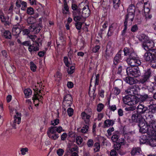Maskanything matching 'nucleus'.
Returning a JSON list of instances; mask_svg holds the SVG:
<instances>
[{"label":"nucleus","instance_id":"f257e3e1","mask_svg":"<svg viewBox=\"0 0 156 156\" xmlns=\"http://www.w3.org/2000/svg\"><path fill=\"white\" fill-rule=\"evenodd\" d=\"M152 123L149 122V123L145 121H141L138 125L139 127V132L145 134L141 136L140 140V144H145L152 147H156V140L153 139L154 134L155 136L156 135V131L153 130L151 127Z\"/></svg>","mask_w":156,"mask_h":156},{"label":"nucleus","instance_id":"f03ea898","mask_svg":"<svg viewBox=\"0 0 156 156\" xmlns=\"http://www.w3.org/2000/svg\"><path fill=\"white\" fill-rule=\"evenodd\" d=\"M61 126L58 127L50 126L48 128L47 133L48 137L50 139L56 140L59 137L58 133L62 131H64Z\"/></svg>","mask_w":156,"mask_h":156},{"label":"nucleus","instance_id":"7ed1b4c3","mask_svg":"<svg viewBox=\"0 0 156 156\" xmlns=\"http://www.w3.org/2000/svg\"><path fill=\"white\" fill-rule=\"evenodd\" d=\"M144 58L147 62L151 63V66L154 68H156V48H152L145 53Z\"/></svg>","mask_w":156,"mask_h":156},{"label":"nucleus","instance_id":"20e7f679","mask_svg":"<svg viewBox=\"0 0 156 156\" xmlns=\"http://www.w3.org/2000/svg\"><path fill=\"white\" fill-rule=\"evenodd\" d=\"M23 46H29L28 50L31 52L36 51L39 50V47L42 44V40L40 38H37L35 41H33L31 44L30 41H27L22 43Z\"/></svg>","mask_w":156,"mask_h":156},{"label":"nucleus","instance_id":"39448f33","mask_svg":"<svg viewBox=\"0 0 156 156\" xmlns=\"http://www.w3.org/2000/svg\"><path fill=\"white\" fill-rule=\"evenodd\" d=\"M35 19L33 16H30L28 18L27 22L29 24H31L29 29L30 31L34 34H38L42 28L40 24H35Z\"/></svg>","mask_w":156,"mask_h":156},{"label":"nucleus","instance_id":"423d86ee","mask_svg":"<svg viewBox=\"0 0 156 156\" xmlns=\"http://www.w3.org/2000/svg\"><path fill=\"white\" fill-rule=\"evenodd\" d=\"M127 13L125 16V20L131 24L134 20L135 15V7L133 4L130 5L128 8Z\"/></svg>","mask_w":156,"mask_h":156},{"label":"nucleus","instance_id":"0eeeda50","mask_svg":"<svg viewBox=\"0 0 156 156\" xmlns=\"http://www.w3.org/2000/svg\"><path fill=\"white\" fill-rule=\"evenodd\" d=\"M128 64L131 66H138L141 64L140 60L139 59L136 54L133 53L126 59Z\"/></svg>","mask_w":156,"mask_h":156},{"label":"nucleus","instance_id":"6e6552de","mask_svg":"<svg viewBox=\"0 0 156 156\" xmlns=\"http://www.w3.org/2000/svg\"><path fill=\"white\" fill-rule=\"evenodd\" d=\"M125 70L127 75L132 76L136 78L138 77L141 74L139 69L137 66L129 67Z\"/></svg>","mask_w":156,"mask_h":156},{"label":"nucleus","instance_id":"1a4fd4ad","mask_svg":"<svg viewBox=\"0 0 156 156\" xmlns=\"http://www.w3.org/2000/svg\"><path fill=\"white\" fill-rule=\"evenodd\" d=\"M152 75V70L150 68L144 71V74L141 76L139 81V83L144 84L149 81Z\"/></svg>","mask_w":156,"mask_h":156},{"label":"nucleus","instance_id":"9d476101","mask_svg":"<svg viewBox=\"0 0 156 156\" xmlns=\"http://www.w3.org/2000/svg\"><path fill=\"white\" fill-rule=\"evenodd\" d=\"M92 114V110L90 108H86L84 111L81 112V116L82 119L84 121V122L88 124L90 122V119Z\"/></svg>","mask_w":156,"mask_h":156},{"label":"nucleus","instance_id":"9b49d317","mask_svg":"<svg viewBox=\"0 0 156 156\" xmlns=\"http://www.w3.org/2000/svg\"><path fill=\"white\" fill-rule=\"evenodd\" d=\"M140 88L138 85L136 84L128 88L125 91L126 94L132 96H138L140 94Z\"/></svg>","mask_w":156,"mask_h":156},{"label":"nucleus","instance_id":"f8f14e48","mask_svg":"<svg viewBox=\"0 0 156 156\" xmlns=\"http://www.w3.org/2000/svg\"><path fill=\"white\" fill-rule=\"evenodd\" d=\"M138 99L136 98V96H132L130 95H126L123 98V101L124 103L129 106H132L138 103Z\"/></svg>","mask_w":156,"mask_h":156},{"label":"nucleus","instance_id":"ddd939ff","mask_svg":"<svg viewBox=\"0 0 156 156\" xmlns=\"http://www.w3.org/2000/svg\"><path fill=\"white\" fill-rule=\"evenodd\" d=\"M131 119H129V122L133 123H137V125L142 121H144L142 115L138 113L136 111L133 112L132 114Z\"/></svg>","mask_w":156,"mask_h":156},{"label":"nucleus","instance_id":"4468645a","mask_svg":"<svg viewBox=\"0 0 156 156\" xmlns=\"http://www.w3.org/2000/svg\"><path fill=\"white\" fill-rule=\"evenodd\" d=\"M16 5L17 7L18 10L16 11V13L19 14L21 17V14L20 13V9L22 11H25L27 8V2L22 1L21 0H17L16 3Z\"/></svg>","mask_w":156,"mask_h":156},{"label":"nucleus","instance_id":"2eb2a0df","mask_svg":"<svg viewBox=\"0 0 156 156\" xmlns=\"http://www.w3.org/2000/svg\"><path fill=\"white\" fill-rule=\"evenodd\" d=\"M123 56L122 50H120L115 55L113 58L112 66L113 69L115 68L116 66L121 62V60Z\"/></svg>","mask_w":156,"mask_h":156},{"label":"nucleus","instance_id":"dca6fc26","mask_svg":"<svg viewBox=\"0 0 156 156\" xmlns=\"http://www.w3.org/2000/svg\"><path fill=\"white\" fill-rule=\"evenodd\" d=\"M136 98L138 99H136L138 100V102H148V103L149 104L152 101H153L154 99L152 98L149 97L148 95L146 94H144L143 95H140V94L138 96H136Z\"/></svg>","mask_w":156,"mask_h":156},{"label":"nucleus","instance_id":"f3484780","mask_svg":"<svg viewBox=\"0 0 156 156\" xmlns=\"http://www.w3.org/2000/svg\"><path fill=\"white\" fill-rule=\"evenodd\" d=\"M0 19L1 22L4 24L5 27L9 26L11 24L9 16H5L2 11H0Z\"/></svg>","mask_w":156,"mask_h":156},{"label":"nucleus","instance_id":"a211bd4d","mask_svg":"<svg viewBox=\"0 0 156 156\" xmlns=\"http://www.w3.org/2000/svg\"><path fill=\"white\" fill-rule=\"evenodd\" d=\"M73 20L75 22L85 21L84 20H83L84 18L80 11L77 12H73Z\"/></svg>","mask_w":156,"mask_h":156},{"label":"nucleus","instance_id":"6ab92c4d","mask_svg":"<svg viewBox=\"0 0 156 156\" xmlns=\"http://www.w3.org/2000/svg\"><path fill=\"white\" fill-rule=\"evenodd\" d=\"M22 30V26L19 23L13 26L12 34L14 36H18Z\"/></svg>","mask_w":156,"mask_h":156},{"label":"nucleus","instance_id":"aec40b11","mask_svg":"<svg viewBox=\"0 0 156 156\" xmlns=\"http://www.w3.org/2000/svg\"><path fill=\"white\" fill-rule=\"evenodd\" d=\"M154 43L152 41H151L148 39L145 43L142 44L143 48L147 51L152 49L154 47Z\"/></svg>","mask_w":156,"mask_h":156},{"label":"nucleus","instance_id":"412c9836","mask_svg":"<svg viewBox=\"0 0 156 156\" xmlns=\"http://www.w3.org/2000/svg\"><path fill=\"white\" fill-rule=\"evenodd\" d=\"M21 114L20 113H19L18 112L16 113V114L14 117V122L12 124V126L14 129H16V124H19L21 122Z\"/></svg>","mask_w":156,"mask_h":156},{"label":"nucleus","instance_id":"4be33fe9","mask_svg":"<svg viewBox=\"0 0 156 156\" xmlns=\"http://www.w3.org/2000/svg\"><path fill=\"white\" fill-rule=\"evenodd\" d=\"M0 32L3 38L8 40L12 38L11 33L9 30H5L4 28H2L0 30Z\"/></svg>","mask_w":156,"mask_h":156},{"label":"nucleus","instance_id":"5701e85b","mask_svg":"<svg viewBox=\"0 0 156 156\" xmlns=\"http://www.w3.org/2000/svg\"><path fill=\"white\" fill-rule=\"evenodd\" d=\"M147 107L142 104H139L136 108V111L138 113L142 115L144 113L147 111Z\"/></svg>","mask_w":156,"mask_h":156},{"label":"nucleus","instance_id":"b1692460","mask_svg":"<svg viewBox=\"0 0 156 156\" xmlns=\"http://www.w3.org/2000/svg\"><path fill=\"white\" fill-rule=\"evenodd\" d=\"M82 9V11L81 14L83 16L84 20H85L86 19L90 16V11L88 5H86L85 6H84Z\"/></svg>","mask_w":156,"mask_h":156},{"label":"nucleus","instance_id":"393cba45","mask_svg":"<svg viewBox=\"0 0 156 156\" xmlns=\"http://www.w3.org/2000/svg\"><path fill=\"white\" fill-rule=\"evenodd\" d=\"M123 80L127 83L130 85H133L136 83L138 82V80L133 77H129V76L123 78Z\"/></svg>","mask_w":156,"mask_h":156},{"label":"nucleus","instance_id":"a878e982","mask_svg":"<svg viewBox=\"0 0 156 156\" xmlns=\"http://www.w3.org/2000/svg\"><path fill=\"white\" fill-rule=\"evenodd\" d=\"M149 104V112L156 115V104L155 103V101L153 100Z\"/></svg>","mask_w":156,"mask_h":156},{"label":"nucleus","instance_id":"bb28decb","mask_svg":"<svg viewBox=\"0 0 156 156\" xmlns=\"http://www.w3.org/2000/svg\"><path fill=\"white\" fill-rule=\"evenodd\" d=\"M99 79L95 78V82L94 83V87H93V89L92 91H90V88L89 89V94L90 96L91 94H92V95H93L94 97H95L96 96V94H94L95 91L96 90V86L99 85ZM91 86V85H90V87Z\"/></svg>","mask_w":156,"mask_h":156},{"label":"nucleus","instance_id":"cd10ccee","mask_svg":"<svg viewBox=\"0 0 156 156\" xmlns=\"http://www.w3.org/2000/svg\"><path fill=\"white\" fill-rule=\"evenodd\" d=\"M34 90L35 92H36V93L34 94V95L32 98L33 100L34 101V102H35L36 101H39V95H40L39 94V93H41V90H39L36 86H35V88L34 89ZM39 101H41L40 100Z\"/></svg>","mask_w":156,"mask_h":156},{"label":"nucleus","instance_id":"c85d7f7f","mask_svg":"<svg viewBox=\"0 0 156 156\" xmlns=\"http://www.w3.org/2000/svg\"><path fill=\"white\" fill-rule=\"evenodd\" d=\"M123 51V55L128 56L129 57L133 53H135L133 50L132 49L128 47H125L124 48Z\"/></svg>","mask_w":156,"mask_h":156},{"label":"nucleus","instance_id":"c756f323","mask_svg":"<svg viewBox=\"0 0 156 156\" xmlns=\"http://www.w3.org/2000/svg\"><path fill=\"white\" fill-rule=\"evenodd\" d=\"M141 151V149L140 147H133L132 148L130 153L132 156H134L139 154Z\"/></svg>","mask_w":156,"mask_h":156},{"label":"nucleus","instance_id":"7c9ffc66","mask_svg":"<svg viewBox=\"0 0 156 156\" xmlns=\"http://www.w3.org/2000/svg\"><path fill=\"white\" fill-rule=\"evenodd\" d=\"M143 8H144V16L147 19H151L152 16L151 14H150V9L148 7H145L144 6Z\"/></svg>","mask_w":156,"mask_h":156},{"label":"nucleus","instance_id":"2f4dec72","mask_svg":"<svg viewBox=\"0 0 156 156\" xmlns=\"http://www.w3.org/2000/svg\"><path fill=\"white\" fill-rule=\"evenodd\" d=\"M115 124V121L112 120L107 119L104 122V128L112 126Z\"/></svg>","mask_w":156,"mask_h":156},{"label":"nucleus","instance_id":"473e14b6","mask_svg":"<svg viewBox=\"0 0 156 156\" xmlns=\"http://www.w3.org/2000/svg\"><path fill=\"white\" fill-rule=\"evenodd\" d=\"M148 39V37L144 34H141L139 37V40L140 41L142 42V44L145 43Z\"/></svg>","mask_w":156,"mask_h":156},{"label":"nucleus","instance_id":"72a5a7b5","mask_svg":"<svg viewBox=\"0 0 156 156\" xmlns=\"http://www.w3.org/2000/svg\"><path fill=\"white\" fill-rule=\"evenodd\" d=\"M128 22L124 21V28L123 30L121 32V35L123 37L125 36L126 33V32L128 26Z\"/></svg>","mask_w":156,"mask_h":156},{"label":"nucleus","instance_id":"f704fd0d","mask_svg":"<svg viewBox=\"0 0 156 156\" xmlns=\"http://www.w3.org/2000/svg\"><path fill=\"white\" fill-rule=\"evenodd\" d=\"M90 122H89V123L88 124H84V126L82 127L81 129V132L84 133H87L88 132L89 129V126L90 124Z\"/></svg>","mask_w":156,"mask_h":156},{"label":"nucleus","instance_id":"c9c22d12","mask_svg":"<svg viewBox=\"0 0 156 156\" xmlns=\"http://www.w3.org/2000/svg\"><path fill=\"white\" fill-rule=\"evenodd\" d=\"M32 91L30 88L26 89L24 90V93L25 95V97L26 98H29V96L32 94Z\"/></svg>","mask_w":156,"mask_h":156},{"label":"nucleus","instance_id":"e433bc0d","mask_svg":"<svg viewBox=\"0 0 156 156\" xmlns=\"http://www.w3.org/2000/svg\"><path fill=\"white\" fill-rule=\"evenodd\" d=\"M63 14L64 15L69 14L70 13L69 7L68 5H63V8L62 9Z\"/></svg>","mask_w":156,"mask_h":156},{"label":"nucleus","instance_id":"4c0bfd02","mask_svg":"<svg viewBox=\"0 0 156 156\" xmlns=\"http://www.w3.org/2000/svg\"><path fill=\"white\" fill-rule=\"evenodd\" d=\"M73 103V101H70L67 100H63L62 104L63 106L67 108L68 107H70Z\"/></svg>","mask_w":156,"mask_h":156},{"label":"nucleus","instance_id":"58836bf2","mask_svg":"<svg viewBox=\"0 0 156 156\" xmlns=\"http://www.w3.org/2000/svg\"><path fill=\"white\" fill-rule=\"evenodd\" d=\"M60 120L58 119H56L51 121L50 125L51 126L58 127L56 126L59 123Z\"/></svg>","mask_w":156,"mask_h":156},{"label":"nucleus","instance_id":"ea45409f","mask_svg":"<svg viewBox=\"0 0 156 156\" xmlns=\"http://www.w3.org/2000/svg\"><path fill=\"white\" fill-rule=\"evenodd\" d=\"M154 83H151L150 85H149L147 87V90L148 92L152 93L155 90V86L154 84Z\"/></svg>","mask_w":156,"mask_h":156},{"label":"nucleus","instance_id":"a19ab883","mask_svg":"<svg viewBox=\"0 0 156 156\" xmlns=\"http://www.w3.org/2000/svg\"><path fill=\"white\" fill-rule=\"evenodd\" d=\"M71 8L73 10V12H76L80 11V9H78V7L77 5L75 3H74L73 2L71 4Z\"/></svg>","mask_w":156,"mask_h":156},{"label":"nucleus","instance_id":"79ce46f5","mask_svg":"<svg viewBox=\"0 0 156 156\" xmlns=\"http://www.w3.org/2000/svg\"><path fill=\"white\" fill-rule=\"evenodd\" d=\"M113 7L115 9H117L120 4V0H113Z\"/></svg>","mask_w":156,"mask_h":156},{"label":"nucleus","instance_id":"37998d69","mask_svg":"<svg viewBox=\"0 0 156 156\" xmlns=\"http://www.w3.org/2000/svg\"><path fill=\"white\" fill-rule=\"evenodd\" d=\"M26 11L27 14L28 15H32L34 14V9L33 8L31 7H27Z\"/></svg>","mask_w":156,"mask_h":156},{"label":"nucleus","instance_id":"c03bdc74","mask_svg":"<svg viewBox=\"0 0 156 156\" xmlns=\"http://www.w3.org/2000/svg\"><path fill=\"white\" fill-rule=\"evenodd\" d=\"M94 152H98L100 148V144L99 142L95 143L94 145Z\"/></svg>","mask_w":156,"mask_h":156},{"label":"nucleus","instance_id":"a18cd8bd","mask_svg":"<svg viewBox=\"0 0 156 156\" xmlns=\"http://www.w3.org/2000/svg\"><path fill=\"white\" fill-rule=\"evenodd\" d=\"M76 22L75 24L76 28L77 30H80L81 29L82 25L84 23L83 21H78Z\"/></svg>","mask_w":156,"mask_h":156},{"label":"nucleus","instance_id":"49530a36","mask_svg":"<svg viewBox=\"0 0 156 156\" xmlns=\"http://www.w3.org/2000/svg\"><path fill=\"white\" fill-rule=\"evenodd\" d=\"M75 69V66H71L68 68L67 69V73L70 75L72 74L74 72Z\"/></svg>","mask_w":156,"mask_h":156},{"label":"nucleus","instance_id":"de8ad7c7","mask_svg":"<svg viewBox=\"0 0 156 156\" xmlns=\"http://www.w3.org/2000/svg\"><path fill=\"white\" fill-rule=\"evenodd\" d=\"M63 100H65L73 101V99L72 96L71 94H66L64 95Z\"/></svg>","mask_w":156,"mask_h":156},{"label":"nucleus","instance_id":"09e8293b","mask_svg":"<svg viewBox=\"0 0 156 156\" xmlns=\"http://www.w3.org/2000/svg\"><path fill=\"white\" fill-rule=\"evenodd\" d=\"M126 138L129 142H132L133 141V138L131 133H129L126 134Z\"/></svg>","mask_w":156,"mask_h":156},{"label":"nucleus","instance_id":"8fccbe9b","mask_svg":"<svg viewBox=\"0 0 156 156\" xmlns=\"http://www.w3.org/2000/svg\"><path fill=\"white\" fill-rule=\"evenodd\" d=\"M30 69L33 72H35L36 70L37 66L34 62H31L30 63Z\"/></svg>","mask_w":156,"mask_h":156},{"label":"nucleus","instance_id":"3c124183","mask_svg":"<svg viewBox=\"0 0 156 156\" xmlns=\"http://www.w3.org/2000/svg\"><path fill=\"white\" fill-rule=\"evenodd\" d=\"M104 105L102 103L98 104L97 107V110L98 112H101L104 108Z\"/></svg>","mask_w":156,"mask_h":156},{"label":"nucleus","instance_id":"603ef678","mask_svg":"<svg viewBox=\"0 0 156 156\" xmlns=\"http://www.w3.org/2000/svg\"><path fill=\"white\" fill-rule=\"evenodd\" d=\"M110 102V100L109 99L108 100V108L111 111L113 112H114L117 108L116 106L115 105H112V106H111L109 105V103Z\"/></svg>","mask_w":156,"mask_h":156},{"label":"nucleus","instance_id":"864d4df0","mask_svg":"<svg viewBox=\"0 0 156 156\" xmlns=\"http://www.w3.org/2000/svg\"><path fill=\"white\" fill-rule=\"evenodd\" d=\"M67 112L69 116V117H71L73 114L74 110L73 108L71 107L69 108L67 110Z\"/></svg>","mask_w":156,"mask_h":156},{"label":"nucleus","instance_id":"5fc2aeb1","mask_svg":"<svg viewBox=\"0 0 156 156\" xmlns=\"http://www.w3.org/2000/svg\"><path fill=\"white\" fill-rule=\"evenodd\" d=\"M87 144L88 147H92L94 145V142L93 140L91 139L88 140L87 141Z\"/></svg>","mask_w":156,"mask_h":156},{"label":"nucleus","instance_id":"6e6d98bb","mask_svg":"<svg viewBox=\"0 0 156 156\" xmlns=\"http://www.w3.org/2000/svg\"><path fill=\"white\" fill-rule=\"evenodd\" d=\"M111 54V51L107 49L105 51V53L104 55V56L106 59H108L110 56Z\"/></svg>","mask_w":156,"mask_h":156},{"label":"nucleus","instance_id":"4d7b16f0","mask_svg":"<svg viewBox=\"0 0 156 156\" xmlns=\"http://www.w3.org/2000/svg\"><path fill=\"white\" fill-rule=\"evenodd\" d=\"M138 29V27L137 25L135 24L131 27L130 30L132 32L134 33L137 32Z\"/></svg>","mask_w":156,"mask_h":156},{"label":"nucleus","instance_id":"13d9d810","mask_svg":"<svg viewBox=\"0 0 156 156\" xmlns=\"http://www.w3.org/2000/svg\"><path fill=\"white\" fill-rule=\"evenodd\" d=\"M122 145L118 143V142H115L114 144V148L115 150L118 151L121 147Z\"/></svg>","mask_w":156,"mask_h":156},{"label":"nucleus","instance_id":"bf43d9fd","mask_svg":"<svg viewBox=\"0 0 156 156\" xmlns=\"http://www.w3.org/2000/svg\"><path fill=\"white\" fill-rule=\"evenodd\" d=\"M63 62L66 66L69 67L70 63L68 61V57L67 56H65L63 58Z\"/></svg>","mask_w":156,"mask_h":156},{"label":"nucleus","instance_id":"052dcab7","mask_svg":"<svg viewBox=\"0 0 156 156\" xmlns=\"http://www.w3.org/2000/svg\"><path fill=\"white\" fill-rule=\"evenodd\" d=\"M22 34L23 35H28L30 33V32H31L30 31V30L29 29H24L22 30Z\"/></svg>","mask_w":156,"mask_h":156},{"label":"nucleus","instance_id":"680f3d73","mask_svg":"<svg viewBox=\"0 0 156 156\" xmlns=\"http://www.w3.org/2000/svg\"><path fill=\"white\" fill-rule=\"evenodd\" d=\"M114 94L116 96L118 95L120 93L121 91L119 89L116 87H115L114 88Z\"/></svg>","mask_w":156,"mask_h":156},{"label":"nucleus","instance_id":"e2e57ef3","mask_svg":"<svg viewBox=\"0 0 156 156\" xmlns=\"http://www.w3.org/2000/svg\"><path fill=\"white\" fill-rule=\"evenodd\" d=\"M150 112H149V114L148 115L147 119H149V122H154V118L153 115L152 114H150Z\"/></svg>","mask_w":156,"mask_h":156},{"label":"nucleus","instance_id":"0e129e2a","mask_svg":"<svg viewBox=\"0 0 156 156\" xmlns=\"http://www.w3.org/2000/svg\"><path fill=\"white\" fill-rule=\"evenodd\" d=\"M119 139V136L117 134L113 135L111 137L112 140L115 142H117Z\"/></svg>","mask_w":156,"mask_h":156},{"label":"nucleus","instance_id":"69168bd1","mask_svg":"<svg viewBox=\"0 0 156 156\" xmlns=\"http://www.w3.org/2000/svg\"><path fill=\"white\" fill-rule=\"evenodd\" d=\"M117 142H118L121 145H123L125 144L126 140L124 138H122L121 139H118Z\"/></svg>","mask_w":156,"mask_h":156},{"label":"nucleus","instance_id":"338daca9","mask_svg":"<svg viewBox=\"0 0 156 156\" xmlns=\"http://www.w3.org/2000/svg\"><path fill=\"white\" fill-rule=\"evenodd\" d=\"M100 47L99 45H96L93 48V51L94 53H96L98 52L99 49H100Z\"/></svg>","mask_w":156,"mask_h":156},{"label":"nucleus","instance_id":"774afa93","mask_svg":"<svg viewBox=\"0 0 156 156\" xmlns=\"http://www.w3.org/2000/svg\"><path fill=\"white\" fill-rule=\"evenodd\" d=\"M64 152V150L61 148L58 149L57 151V154L59 156L62 155Z\"/></svg>","mask_w":156,"mask_h":156}]
</instances>
